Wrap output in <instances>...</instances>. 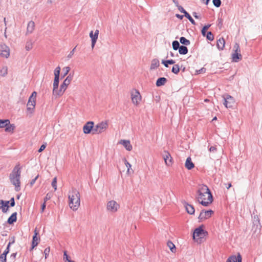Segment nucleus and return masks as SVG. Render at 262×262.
Instances as JSON below:
<instances>
[{"label": "nucleus", "mask_w": 262, "mask_h": 262, "mask_svg": "<svg viewBox=\"0 0 262 262\" xmlns=\"http://www.w3.org/2000/svg\"><path fill=\"white\" fill-rule=\"evenodd\" d=\"M10 206L13 207L15 205L14 199L13 198H11L10 200Z\"/></svg>", "instance_id": "54"}, {"label": "nucleus", "mask_w": 262, "mask_h": 262, "mask_svg": "<svg viewBox=\"0 0 262 262\" xmlns=\"http://www.w3.org/2000/svg\"><path fill=\"white\" fill-rule=\"evenodd\" d=\"M35 24L33 21H30L27 26V32L28 33H31L34 30Z\"/></svg>", "instance_id": "26"}, {"label": "nucleus", "mask_w": 262, "mask_h": 262, "mask_svg": "<svg viewBox=\"0 0 262 262\" xmlns=\"http://www.w3.org/2000/svg\"><path fill=\"white\" fill-rule=\"evenodd\" d=\"M38 177V176H36V177L34 179H33V180L31 181V182H30V185H31V186H32V185L35 183V181H36V180L37 179Z\"/></svg>", "instance_id": "52"}, {"label": "nucleus", "mask_w": 262, "mask_h": 262, "mask_svg": "<svg viewBox=\"0 0 262 262\" xmlns=\"http://www.w3.org/2000/svg\"><path fill=\"white\" fill-rule=\"evenodd\" d=\"M185 16L187 17L192 24H195L194 20L191 17V16L189 15L188 13H186V14L185 15Z\"/></svg>", "instance_id": "46"}, {"label": "nucleus", "mask_w": 262, "mask_h": 262, "mask_svg": "<svg viewBox=\"0 0 262 262\" xmlns=\"http://www.w3.org/2000/svg\"><path fill=\"white\" fill-rule=\"evenodd\" d=\"M9 252V250L8 249V248H6V249L5 250V251L3 253H2L3 254H5V256L7 255V254Z\"/></svg>", "instance_id": "58"}, {"label": "nucleus", "mask_w": 262, "mask_h": 262, "mask_svg": "<svg viewBox=\"0 0 262 262\" xmlns=\"http://www.w3.org/2000/svg\"><path fill=\"white\" fill-rule=\"evenodd\" d=\"M10 121L8 119L1 120L0 119V128H3L7 124H9Z\"/></svg>", "instance_id": "35"}, {"label": "nucleus", "mask_w": 262, "mask_h": 262, "mask_svg": "<svg viewBox=\"0 0 262 262\" xmlns=\"http://www.w3.org/2000/svg\"><path fill=\"white\" fill-rule=\"evenodd\" d=\"M0 55L6 58H8L10 56V49L5 44L0 45Z\"/></svg>", "instance_id": "12"}, {"label": "nucleus", "mask_w": 262, "mask_h": 262, "mask_svg": "<svg viewBox=\"0 0 262 262\" xmlns=\"http://www.w3.org/2000/svg\"><path fill=\"white\" fill-rule=\"evenodd\" d=\"M99 31L98 30H96L95 33L93 34V31H91L90 33V37L92 40V48H93L96 44L97 40L98 37Z\"/></svg>", "instance_id": "17"}, {"label": "nucleus", "mask_w": 262, "mask_h": 262, "mask_svg": "<svg viewBox=\"0 0 262 262\" xmlns=\"http://www.w3.org/2000/svg\"><path fill=\"white\" fill-rule=\"evenodd\" d=\"M8 68L7 67H3L0 70V74L2 76H5L7 74Z\"/></svg>", "instance_id": "38"}, {"label": "nucleus", "mask_w": 262, "mask_h": 262, "mask_svg": "<svg viewBox=\"0 0 262 262\" xmlns=\"http://www.w3.org/2000/svg\"><path fill=\"white\" fill-rule=\"evenodd\" d=\"M59 82H53L52 94L55 98L61 97L63 95L66 90L60 86L58 88Z\"/></svg>", "instance_id": "9"}, {"label": "nucleus", "mask_w": 262, "mask_h": 262, "mask_svg": "<svg viewBox=\"0 0 262 262\" xmlns=\"http://www.w3.org/2000/svg\"><path fill=\"white\" fill-rule=\"evenodd\" d=\"M53 196V193L52 192L48 193L45 198H44V202L46 203V202L51 199V198Z\"/></svg>", "instance_id": "45"}, {"label": "nucleus", "mask_w": 262, "mask_h": 262, "mask_svg": "<svg viewBox=\"0 0 262 262\" xmlns=\"http://www.w3.org/2000/svg\"><path fill=\"white\" fill-rule=\"evenodd\" d=\"M38 234V231L37 228H35L34 231V235L32 238L31 250H33L36 246H37L40 241V238Z\"/></svg>", "instance_id": "13"}, {"label": "nucleus", "mask_w": 262, "mask_h": 262, "mask_svg": "<svg viewBox=\"0 0 262 262\" xmlns=\"http://www.w3.org/2000/svg\"><path fill=\"white\" fill-rule=\"evenodd\" d=\"M206 37L207 39L210 41H212L214 39V36L211 32H207Z\"/></svg>", "instance_id": "43"}, {"label": "nucleus", "mask_w": 262, "mask_h": 262, "mask_svg": "<svg viewBox=\"0 0 262 262\" xmlns=\"http://www.w3.org/2000/svg\"><path fill=\"white\" fill-rule=\"evenodd\" d=\"M36 97L37 93L36 92L34 91L32 93L31 95L30 96L29 98L28 103L27 104V111L30 114H32L35 110L36 105Z\"/></svg>", "instance_id": "6"}, {"label": "nucleus", "mask_w": 262, "mask_h": 262, "mask_svg": "<svg viewBox=\"0 0 262 262\" xmlns=\"http://www.w3.org/2000/svg\"><path fill=\"white\" fill-rule=\"evenodd\" d=\"M178 8L179 10L181 12L184 14V15L187 13V12L184 9V8L181 6H178Z\"/></svg>", "instance_id": "50"}, {"label": "nucleus", "mask_w": 262, "mask_h": 262, "mask_svg": "<svg viewBox=\"0 0 262 262\" xmlns=\"http://www.w3.org/2000/svg\"><path fill=\"white\" fill-rule=\"evenodd\" d=\"M167 246L169 247V248L170 249V251L172 253H175L176 252V248L175 245L173 244L172 242H171V241H168L167 243Z\"/></svg>", "instance_id": "32"}, {"label": "nucleus", "mask_w": 262, "mask_h": 262, "mask_svg": "<svg viewBox=\"0 0 262 262\" xmlns=\"http://www.w3.org/2000/svg\"><path fill=\"white\" fill-rule=\"evenodd\" d=\"M159 66V61L157 59H154L151 61L150 65V70H154Z\"/></svg>", "instance_id": "28"}, {"label": "nucleus", "mask_w": 262, "mask_h": 262, "mask_svg": "<svg viewBox=\"0 0 262 262\" xmlns=\"http://www.w3.org/2000/svg\"><path fill=\"white\" fill-rule=\"evenodd\" d=\"M210 27V25H206V26H205L203 28V29H202V30L201 32H202V35H203V36H205V34H206V32L207 30L209 29V28Z\"/></svg>", "instance_id": "44"}, {"label": "nucleus", "mask_w": 262, "mask_h": 262, "mask_svg": "<svg viewBox=\"0 0 262 262\" xmlns=\"http://www.w3.org/2000/svg\"><path fill=\"white\" fill-rule=\"evenodd\" d=\"M57 178L55 177L53 179V181L52 182V186L53 187V188L54 189L55 191H56L57 189Z\"/></svg>", "instance_id": "42"}, {"label": "nucleus", "mask_w": 262, "mask_h": 262, "mask_svg": "<svg viewBox=\"0 0 262 262\" xmlns=\"http://www.w3.org/2000/svg\"><path fill=\"white\" fill-rule=\"evenodd\" d=\"M9 203V201H4L3 205H2L1 208H2L3 212H6L9 208L8 204Z\"/></svg>", "instance_id": "34"}, {"label": "nucleus", "mask_w": 262, "mask_h": 262, "mask_svg": "<svg viewBox=\"0 0 262 262\" xmlns=\"http://www.w3.org/2000/svg\"><path fill=\"white\" fill-rule=\"evenodd\" d=\"M235 103V100L232 96L227 95L224 97V104L227 108H231Z\"/></svg>", "instance_id": "16"}, {"label": "nucleus", "mask_w": 262, "mask_h": 262, "mask_svg": "<svg viewBox=\"0 0 262 262\" xmlns=\"http://www.w3.org/2000/svg\"><path fill=\"white\" fill-rule=\"evenodd\" d=\"M123 161L127 168L126 173L128 175L130 174L131 173L133 172V171L132 170V165L127 161L125 158H124Z\"/></svg>", "instance_id": "24"}, {"label": "nucleus", "mask_w": 262, "mask_h": 262, "mask_svg": "<svg viewBox=\"0 0 262 262\" xmlns=\"http://www.w3.org/2000/svg\"><path fill=\"white\" fill-rule=\"evenodd\" d=\"M198 201L202 205L207 206L213 201L212 195L210 190L206 185H202L198 190Z\"/></svg>", "instance_id": "1"}, {"label": "nucleus", "mask_w": 262, "mask_h": 262, "mask_svg": "<svg viewBox=\"0 0 262 262\" xmlns=\"http://www.w3.org/2000/svg\"><path fill=\"white\" fill-rule=\"evenodd\" d=\"M185 208L187 212L190 214H193L194 213V208L193 206L191 205L186 204L185 206Z\"/></svg>", "instance_id": "29"}, {"label": "nucleus", "mask_w": 262, "mask_h": 262, "mask_svg": "<svg viewBox=\"0 0 262 262\" xmlns=\"http://www.w3.org/2000/svg\"><path fill=\"white\" fill-rule=\"evenodd\" d=\"M179 52L181 54H186L188 52V49L185 46H180L179 49Z\"/></svg>", "instance_id": "33"}, {"label": "nucleus", "mask_w": 262, "mask_h": 262, "mask_svg": "<svg viewBox=\"0 0 262 262\" xmlns=\"http://www.w3.org/2000/svg\"><path fill=\"white\" fill-rule=\"evenodd\" d=\"M231 186H232L231 184V183H229L228 184V186H227V189H229L231 187Z\"/></svg>", "instance_id": "62"}, {"label": "nucleus", "mask_w": 262, "mask_h": 262, "mask_svg": "<svg viewBox=\"0 0 262 262\" xmlns=\"http://www.w3.org/2000/svg\"><path fill=\"white\" fill-rule=\"evenodd\" d=\"M75 48H74L72 51L71 52V53H70V54L69 55V57H71L73 54H74V51H75Z\"/></svg>", "instance_id": "59"}, {"label": "nucleus", "mask_w": 262, "mask_h": 262, "mask_svg": "<svg viewBox=\"0 0 262 262\" xmlns=\"http://www.w3.org/2000/svg\"><path fill=\"white\" fill-rule=\"evenodd\" d=\"M213 214V211L212 210H202L199 216V219L200 221H205L211 217Z\"/></svg>", "instance_id": "11"}, {"label": "nucleus", "mask_w": 262, "mask_h": 262, "mask_svg": "<svg viewBox=\"0 0 262 262\" xmlns=\"http://www.w3.org/2000/svg\"><path fill=\"white\" fill-rule=\"evenodd\" d=\"M185 166L188 170H191L194 167V164L190 157L187 158L185 163Z\"/></svg>", "instance_id": "20"}, {"label": "nucleus", "mask_w": 262, "mask_h": 262, "mask_svg": "<svg viewBox=\"0 0 262 262\" xmlns=\"http://www.w3.org/2000/svg\"><path fill=\"white\" fill-rule=\"evenodd\" d=\"M172 48H173V50H177V49H179V48H180L179 42L177 40L173 41L172 42Z\"/></svg>", "instance_id": "41"}, {"label": "nucleus", "mask_w": 262, "mask_h": 262, "mask_svg": "<svg viewBox=\"0 0 262 262\" xmlns=\"http://www.w3.org/2000/svg\"><path fill=\"white\" fill-rule=\"evenodd\" d=\"M20 176L21 167L17 164L14 167L9 177L10 182L14 186L16 191L20 190Z\"/></svg>", "instance_id": "3"}, {"label": "nucleus", "mask_w": 262, "mask_h": 262, "mask_svg": "<svg viewBox=\"0 0 262 262\" xmlns=\"http://www.w3.org/2000/svg\"><path fill=\"white\" fill-rule=\"evenodd\" d=\"M54 0H48V3H52Z\"/></svg>", "instance_id": "63"}, {"label": "nucleus", "mask_w": 262, "mask_h": 262, "mask_svg": "<svg viewBox=\"0 0 262 262\" xmlns=\"http://www.w3.org/2000/svg\"><path fill=\"white\" fill-rule=\"evenodd\" d=\"M207 235V232L203 229V226H200L196 228L193 235V238L196 242L201 243L202 239L204 238Z\"/></svg>", "instance_id": "5"}, {"label": "nucleus", "mask_w": 262, "mask_h": 262, "mask_svg": "<svg viewBox=\"0 0 262 262\" xmlns=\"http://www.w3.org/2000/svg\"><path fill=\"white\" fill-rule=\"evenodd\" d=\"M172 72L177 74L180 72V67L178 64H175L173 66L171 70Z\"/></svg>", "instance_id": "39"}, {"label": "nucleus", "mask_w": 262, "mask_h": 262, "mask_svg": "<svg viewBox=\"0 0 262 262\" xmlns=\"http://www.w3.org/2000/svg\"><path fill=\"white\" fill-rule=\"evenodd\" d=\"M72 80V77L70 75H69L67 77V78L64 79L62 83L60 85V86L63 88L65 90H66L71 83V82Z\"/></svg>", "instance_id": "19"}, {"label": "nucleus", "mask_w": 262, "mask_h": 262, "mask_svg": "<svg viewBox=\"0 0 262 262\" xmlns=\"http://www.w3.org/2000/svg\"><path fill=\"white\" fill-rule=\"evenodd\" d=\"M173 3L176 5L177 6L178 5V1L177 0H173Z\"/></svg>", "instance_id": "61"}, {"label": "nucleus", "mask_w": 262, "mask_h": 262, "mask_svg": "<svg viewBox=\"0 0 262 262\" xmlns=\"http://www.w3.org/2000/svg\"><path fill=\"white\" fill-rule=\"evenodd\" d=\"M70 68L69 67H66L63 68V71H64V75H66L70 71Z\"/></svg>", "instance_id": "51"}, {"label": "nucleus", "mask_w": 262, "mask_h": 262, "mask_svg": "<svg viewBox=\"0 0 262 262\" xmlns=\"http://www.w3.org/2000/svg\"><path fill=\"white\" fill-rule=\"evenodd\" d=\"M234 52L232 54V58L233 61L238 62L242 58V56L241 54V50L239 45L237 43H235L234 46Z\"/></svg>", "instance_id": "10"}, {"label": "nucleus", "mask_w": 262, "mask_h": 262, "mask_svg": "<svg viewBox=\"0 0 262 262\" xmlns=\"http://www.w3.org/2000/svg\"><path fill=\"white\" fill-rule=\"evenodd\" d=\"M46 202H43V203L42 204V205H41V212H43L46 208Z\"/></svg>", "instance_id": "55"}, {"label": "nucleus", "mask_w": 262, "mask_h": 262, "mask_svg": "<svg viewBox=\"0 0 262 262\" xmlns=\"http://www.w3.org/2000/svg\"><path fill=\"white\" fill-rule=\"evenodd\" d=\"M180 42L182 44L188 46L190 44V41L186 38H185L184 37H181L180 39Z\"/></svg>", "instance_id": "36"}, {"label": "nucleus", "mask_w": 262, "mask_h": 262, "mask_svg": "<svg viewBox=\"0 0 262 262\" xmlns=\"http://www.w3.org/2000/svg\"><path fill=\"white\" fill-rule=\"evenodd\" d=\"M193 16H194L195 18H197V19L199 18V16H198V15H197V14H196V12H194V13H193Z\"/></svg>", "instance_id": "60"}, {"label": "nucleus", "mask_w": 262, "mask_h": 262, "mask_svg": "<svg viewBox=\"0 0 262 262\" xmlns=\"http://www.w3.org/2000/svg\"><path fill=\"white\" fill-rule=\"evenodd\" d=\"M253 223L254 226H256V228L258 230H260L261 225L260 223L259 217L257 215H255L253 217Z\"/></svg>", "instance_id": "23"}, {"label": "nucleus", "mask_w": 262, "mask_h": 262, "mask_svg": "<svg viewBox=\"0 0 262 262\" xmlns=\"http://www.w3.org/2000/svg\"><path fill=\"white\" fill-rule=\"evenodd\" d=\"M174 63H175V61L172 59L167 60H162V63H163L166 67H168V64H174Z\"/></svg>", "instance_id": "37"}, {"label": "nucleus", "mask_w": 262, "mask_h": 262, "mask_svg": "<svg viewBox=\"0 0 262 262\" xmlns=\"http://www.w3.org/2000/svg\"><path fill=\"white\" fill-rule=\"evenodd\" d=\"M163 158L166 165L171 166L172 165L173 159L168 151H164L163 152Z\"/></svg>", "instance_id": "14"}, {"label": "nucleus", "mask_w": 262, "mask_h": 262, "mask_svg": "<svg viewBox=\"0 0 262 262\" xmlns=\"http://www.w3.org/2000/svg\"><path fill=\"white\" fill-rule=\"evenodd\" d=\"M69 205L73 211H76L80 205V194L78 190L72 188L68 192Z\"/></svg>", "instance_id": "2"}, {"label": "nucleus", "mask_w": 262, "mask_h": 262, "mask_svg": "<svg viewBox=\"0 0 262 262\" xmlns=\"http://www.w3.org/2000/svg\"><path fill=\"white\" fill-rule=\"evenodd\" d=\"M5 131L8 133H13L15 128V125L14 124H9L6 125Z\"/></svg>", "instance_id": "30"}, {"label": "nucleus", "mask_w": 262, "mask_h": 262, "mask_svg": "<svg viewBox=\"0 0 262 262\" xmlns=\"http://www.w3.org/2000/svg\"><path fill=\"white\" fill-rule=\"evenodd\" d=\"M0 262H6V256L2 254L0 255Z\"/></svg>", "instance_id": "49"}, {"label": "nucleus", "mask_w": 262, "mask_h": 262, "mask_svg": "<svg viewBox=\"0 0 262 262\" xmlns=\"http://www.w3.org/2000/svg\"><path fill=\"white\" fill-rule=\"evenodd\" d=\"M119 143L122 144L127 150L130 151L132 150L133 146L130 144V141L127 140H121L119 142Z\"/></svg>", "instance_id": "18"}, {"label": "nucleus", "mask_w": 262, "mask_h": 262, "mask_svg": "<svg viewBox=\"0 0 262 262\" xmlns=\"http://www.w3.org/2000/svg\"><path fill=\"white\" fill-rule=\"evenodd\" d=\"M216 150V147H214V146H211V147H210V148H209V151H211H211H215Z\"/></svg>", "instance_id": "57"}, {"label": "nucleus", "mask_w": 262, "mask_h": 262, "mask_svg": "<svg viewBox=\"0 0 262 262\" xmlns=\"http://www.w3.org/2000/svg\"><path fill=\"white\" fill-rule=\"evenodd\" d=\"M225 41L223 37L220 38L216 42V46L220 50H223L225 48Z\"/></svg>", "instance_id": "21"}, {"label": "nucleus", "mask_w": 262, "mask_h": 262, "mask_svg": "<svg viewBox=\"0 0 262 262\" xmlns=\"http://www.w3.org/2000/svg\"><path fill=\"white\" fill-rule=\"evenodd\" d=\"M45 148H46V145H43V144L42 145L40 146V148L39 149L38 152H41L42 150H43L45 149Z\"/></svg>", "instance_id": "53"}, {"label": "nucleus", "mask_w": 262, "mask_h": 262, "mask_svg": "<svg viewBox=\"0 0 262 262\" xmlns=\"http://www.w3.org/2000/svg\"><path fill=\"white\" fill-rule=\"evenodd\" d=\"M130 99L134 106H139L142 99V97L140 92L137 89H133L130 91Z\"/></svg>", "instance_id": "4"}, {"label": "nucleus", "mask_w": 262, "mask_h": 262, "mask_svg": "<svg viewBox=\"0 0 262 262\" xmlns=\"http://www.w3.org/2000/svg\"><path fill=\"white\" fill-rule=\"evenodd\" d=\"M16 215L17 213L14 212L13 213L8 219V223L10 224H13L14 222H15L16 221Z\"/></svg>", "instance_id": "31"}, {"label": "nucleus", "mask_w": 262, "mask_h": 262, "mask_svg": "<svg viewBox=\"0 0 262 262\" xmlns=\"http://www.w3.org/2000/svg\"><path fill=\"white\" fill-rule=\"evenodd\" d=\"M50 251V249L49 247L46 248L44 250V254H45V259H46L47 258V257L48 256Z\"/></svg>", "instance_id": "48"}, {"label": "nucleus", "mask_w": 262, "mask_h": 262, "mask_svg": "<svg viewBox=\"0 0 262 262\" xmlns=\"http://www.w3.org/2000/svg\"><path fill=\"white\" fill-rule=\"evenodd\" d=\"M201 72H205V69H202L201 70H200Z\"/></svg>", "instance_id": "64"}, {"label": "nucleus", "mask_w": 262, "mask_h": 262, "mask_svg": "<svg viewBox=\"0 0 262 262\" xmlns=\"http://www.w3.org/2000/svg\"><path fill=\"white\" fill-rule=\"evenodd\" d=\"M33 43L32 41H28L26 42L25 49L27 51H30L33 48Z\"/></svg>", "instance_id": "40"}, {"label": "nucleus", "mask_w": 262, "mask_h": 262, "mask_svg": "<svg viewBox=\"0 0 262 262\" xmlns=\"http://www.w3.org/2000/svg\"><path fill=\"white\" fill-rule=\"evenodd\" d=\"M95 127L94 123L93 121H89L86 122L83 127V132L85 134H93V129Z\"/></svg>", "instance_id": "15"}, {"label": "nucleus", "mask_w": 262, "mask_h": 262, "mask_svg": "<svg viewBox=\"0 0 262 262\" xmlns=\"http://www.w3.org/2000/svg\"><path fill=\"white\" fill-rule=\"evenodd\" d=\"M213 5L216 7H219L221 6V0H213Z\"/></svg>", "instance_id": "47"}, {"label": "nucleus", "mask_w": 262, "mask_h": 262, "mask_svg": "<svg viewBox=\"0 0 262 262\" xmlns=\"http://www.w3.org/2000/svg\"><path fill=\"white\" fill-rule=\"evenodd\" d=\"M63 256H64V259H66V260H67L68 261H69V260H70V259H69V256L67 255L66 251L64 252Z\"/></svg>", "instance_id": "56"}, {"label": "nucleus", "mask_w": 262, "mask_h": 262, "mask_svg": "<svg viewBox=\"0 0 262 262\" xmlns=\"http://www.w3.org/2000/svg\"><path fill=\"white\" fill-rule=\"evenodd\" d=\"M60 72V68L59 67H57L54 70L55 77H54L53 82H59Z\"/></svg>", "instance_id": "25"}, {"label": "nucleus", "mask_w": 262, "mask_h": 262, "mask_svg": "<svg viewBox=\"0 0 262 262\" xmlns=\"http://www.w3.org/2000/svg\"><path fill=\"white\" fill-rule=\"evenodd\" d=\"M120 208V205L114 200H110L106 203V211L111 213H115L118 211Z\"/></svg>", "instance_id": "8"}, {"label": "nucleus", "mask_w": 262, "mask_h": 262, "mask_svg": "<svg viewBox=\"0 0 262 262\" xmlns=\"http://www.w3.org/2000/svg\"><path fill=\"white\" fill-rule=\"evenodd\" d=\"M108 127L107 121L100 122L95 125L93 129V134H100L106 130Z\"/></svg>", "instance_id": "7"}, {"label": "nucleus", "mask_w": 262, "mask_h": 262, "mask_svg": "<svg viewBox=\"0 0 262 262\" xmlns=\"http://www.w3.org/2000/svg\"><path fill=\"white\" fill-rule=\"evenodd\" d=\"M167 79L166 78L161 77L158 79L156 82V85L157 86H160L165 84L166 82Z\"/></svg>", "instance_id": "27"}, {"label": "nucleus", "mask_w": 262, "mask_h": 262, "mask_svg": "<svg viewBox=\"0 0 262 262\" xmlns=\"http://www.w3.org/2000/svg\"><path fill=\"white\" fill-rule=\"evenodd\" d=\"M227 262H242V257L240 255L231 256L228 258Z\"/></svg>", "instance_id": "22"}]
</instances>
